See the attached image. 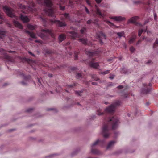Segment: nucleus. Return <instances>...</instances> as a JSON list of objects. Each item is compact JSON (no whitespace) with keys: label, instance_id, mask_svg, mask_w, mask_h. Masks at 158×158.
Wrapping results in <instances>:
<instances>
[{"label":"nucleus","instance_id":"f704fd0d","mask_svg":"<svg viewBox=\"0 0 158 158\" xmlns=\"http://www.w3.org/2000/svg\"><path fill=\"white\" fill-rule=\"evenodd\" d=\"M86 29L85 28H83L80 30V32L81 34H83L85 31H86Z\"/></svg>","mask_w":158,"mask_h":158},{"label":"nucleus","instance_id":"412c9836","mask_svg":"<svg viewBox=\"0 0 158 158\" xmlns=\"http://www.w3.org/2000/svg\"><path fill=\"white\" fill-rule=\"evenodd\" d=\"M5 32L4 31H2L0 30V38L2 39L4 37L5 35Z\"/></svg>","mask_w":158,"mask_h":158},{"label":"nucleus","instance_id":"c756f323","mask_svg":"<svg viewBox=\"0 0 158 158\" xmlns=\"http://www.w3.org/2000/svg\"><path fill=\"white\" fill-rule=\"evenodd\" d=\"M107 23L110 25V27H115V26L114 25V24L112 23H111L108 20H106Z\"/></svg>","mask_w":158,"mask_h":158},{"label":"nucleus","instance_id":"4c0bfd02","mask_svg":"<svg viewBox=\"0 0 158 158\" xmlns=\"http://www.w3.org/2000/svg\"><path fill=\"white\" fill-rule=\"evenodd\" d=\"M76 94L79 95V96H81V94L82 93V92L81 91H76L75 92Z\"/></svg>","mask_w":158,"mask_h":158},{"label":"nucleus","instance_id":"c9c22d12","mask_svg":"<svg viewBox=\"0 0 158 158\" xmlns=\"http://www.w3.org/2000/svg\"><path fill=\"white\" fill-rule=\"evenodd\" d=\"M54 110V111L55 112H56L58 111L55 108H48L47 109V111H50V110Z\"/></svg>","mask_w":158,"mask_h":158},{"label":"nucleus","instance_id":"e2e57ef3","mask_svg":"<svg viewBox=\"0 0 158 158\" xmlns=\"http://www.w3.org/2000/svg\"><path fill=\"white\" fill-rule=\"evenodd\" d=\"M93 85H96L97 84V83L96 82H93L92 83Z\"/></svg>","mask_w":158,"mask_h":158},{"label":"nucleus","instance_id":"c03bdc74","mask_svg":"<svg viewBox=\"0 0 158 158\" xmlns=\"http://www.w3.org/2000/svg\"><path fill=\"white\" fill-rule=\"evenodd\" d=\"M86 2L87 3L88 5H90V0H86Z\"/></svg>","mask_w":158,"mask_h":158},{"label":"nucleus","instance_id":"3c124183","mask_svg":"<svg viewBox=\"0 0 158 158\" xmlns=\"http://www.w3.org/2000/svg\"><path fill=\"white\" fill-rule=\"evenodd\" d=\"M28 53L30 54L32 56H35V55L34 54H33V53H32L30 51H29Z\"/></svg>","mask_w":158,"mask_h":158},{"label":"nucleus","instance_id":"bf43d9fd","mask_svg":"<svg viewBox=\"0 0 158 158\" xmlns=\"http://www.w3.org/2000/svg\"><path fill=\"white\" fill-rule=\"evenodd\" d=\"M114 76H111L109 77V78H110L111 79H112L114 78Z\"/></svg>","mask_w":158,"mask_h":158},{"label":"nucleus","instance_id":"a878e982","mask_svg":"<svg viewBox=\"0 0 158 158\" xmlns=\"http://www.w3.org/2000/svg\"><path fill=\"white\" fill-rule=\"evenodd\" d=\"M147 31V28L145 30H143V29H141L139 30V33H138V36H140L141 35V34H142V32L143 31Z\"/></svg>","mask_w":158,"mask_h":158},{"label":"nucleus","instance_id":"09e8293b","mask_svg":"<svg viewBox=\"0 0 158 158\" xmlns=\"http://www.w3.org/2000/svg\"><path fill=\"white\" fill-rule=\"evenodd\" d=\"M95 0V1L98 4L100 3L102 1V0Z\"/></svg>","mask_w":158,"mask_h":158},{"label":"nucleus","instance_id":"ddd939ff","mask_svg":"<svg viewBox=\"0 0 158 158\" xmlns=\"http://www.w3.org/2000/svg\"><path fill=\"white\" fill-rule=\"evenodd\" d=\"M13 24L15 27L21 29H23L22 25L17 20H14Z\"/></svg>","mask_w":158,"mask_h":158},{"label":"nucleus","instance_id":"393cba45","mask_svg":"<svg viewBox=\"0 0 158 158\" xmlns=\"http://www.w3.org/2000/svg\"><path fill=\"white\" fill-rule=\"evenodd\" d=\"M82 75L80 73H77L76 76V78L77 79H81L82 78Z\"/></svg>","mask_w":158,"mask_h":158},{"label":"nucleus","instance_id":"052dcab7","mask_svg":"<svg viewBox=\"0 0 158 158\" xmlns=\"http://www.w3.org/2000/svg\"><path fill=\"white\" fill-rule=\"evenodd\" d=\"M21 83L22 84V85H26V84L24 82V81H22L21 82Z\"/></svg>","mask_w":158,"mask_h":158},{"label":"nucleus","instance_id":"37998d69","mask_svg":"<svg viewBox=\"0 0 158 158\" xmlns=\"http://www.w3.org/2000/svg\"><path fill=\"white\" fill-rule=\"evenodd\" d=\"M69 14H67V13H65L64 14V16L66 17L67 19L68 18V17H69Z\"/></svg>","mask_w":158,"mask_h":158},{"label":"nucleus","instance_id":"8fccbe9b","mask_svg":"<svg viewBox=\"0 0 158 158\" xmlns=\"http://www.w3.org/2000/svg\"><path fill=\"white\" fill-rule=\"evenodd\" d=\"M157 15L155 13L154 14V20H156L157 19Z\"/></svg>","mask_w":158,"mask_h":158},{"label":"nucleus","instance_id":"5701e85b","mask_svg":"<svg viewBox=\"0 0 158 158\" xmlns=\"http://www.w3.org/2000/svg\"><path fill=\"white\" fill-rule=\"evenodd\" d=\"M96 13L98 15H99L101 17H103L105 15L104 14H102L101 13L100 10L98 9L97 10Z\"/></svg>","mask_w":158,"mask_h":158},{"label":"nucleus","instance_id":"bb28decb","mask_svg":"<svg viewBox=\"0 0 158 158\" xmlns=\"http://www.w3.org/2000/svg\"><path fill=\"white\" fill-rule=\"evenodd\" d=\"M158 47V39H156L155 42L154 44L153 48H156Z\"/></svg>","mask_w":158,"mask_h":158},{"label":"nucleus","instance_id":"4468645a","mask_svg":"<svg viewBox=\"0 0 158 158\" xmlns=\"http://www.w3.org/2000/svg\"><path fill=\"white\" fill-rule=\"evenodd\" d=\"M25 32L29 35L32 38L35 39L36 38L35 34L33 32H31L28 31L26 30Z\"/></svg>","mask_w":158,"mask_h":158},{"label":"nucleus","instance_id":"aec40b11","mask_svg":"<svg viewBox=\"0 0 158 158\" xmlns=\"http://www.w3.org/2000/svg\"><path fill=\"white\" fill-rule=\"evenodd\" d=\"M60 42H62L66 38V35L63 34H62L60 35Z\"/></svg>","mask_w":158,"mask_h":158},{"label":"nucleus","instance_id":"5fc2aeb1","mask_svg":"<svg viewBox=\"0 0 158 158\" xmlns=\"http://www.w3.org/2000/svg\"><path fill=\"white\" fill-rule=\"evenodd\" d=\"M117 88L118 89H122L123 88V86L122 85H119Z\"/></svg>","mask_w":158,"mask_h":158},{"label":"nucleus","instance_id":"f3484780","mask_svg":"<svg viewBox=\"0 0 158 158\" xmlns=\"http://www.w3.org/2000/svg\"><path fill=\"white\" fill-rule=\"evenodd\" d=\"M21 20H29L27 16L25 14H21L20 15Z\"/></svg>","mask_w":158,"mask_h":158},{"label":"nucleus","instance_id":"6ab92c4d","mask_svg":"<svg viewBox=\"0 0 158 158\" xmlns=\"http://www.w3.org/2000/svg\"><path fill=\"white\" fill-rule=\"evenodd\" d=\"M136 36L135 35H133L132 37L130 39L129 42L130 44H131L133 43L135 40L136 38Z\"/></svg>","mask_w":158,"mask_h":158},{"label":"nucleus","instance_id":"9b49d317","mask_svg":"<svg viewBox=\"0 0 158 158\" xmlns=\"http://www.w3.org/2000/svg\"><path fill=\"white\" fill-rule=\"evenodd\" d=\"M69 33L71 35V38L73 39H75L77 38H79V35L75 31H70L69 32Z\"/></svg>","mask_w":158,"mask_h":158},{"label":"nucleus","instance_id":"473e14b6","mask_svg":"<svg viewBox=\"0 0 158 158\" xmlns=\"http://www.w3.org/2000/svg\"><path fill=\"white\" fill-rule=\"evenodd\" d=\"M110 72V70H107L104 72H101V73L103 75H105L108 74Z\"/></svg>","mask_w":158,"mask_h":158},{"label":"nucleus","instance_id":"c85d7f7f","mask_svg":"<svg viewBox=\"0 0 158 158\" xmlns=\"http://www.w3.org/2000/svg\"><path fill=\"white\" fill-rule=\"evenodd\" d=\"M18 6L19 9H24L26 8V6L24 5H23L20 3H18Z\"/></svg>","mask_w":158,"mask_h":158},{"label":"nucleus","instance_id":"6e6d98bb","mask_svg":"<svg viewBox=\"0 0 158 158\" xmlns=\"http://www.w3.org/2000/svg\"><path fill=\"white\" fill-rule=\"evenodd\" d=\"M24 23H28L29 22L30 20H23Z\"/></svg>","mask_w":158,"mask_h":158},{"label":"nucleus","instance_id":"680f3d73","mask_svg":"<svg viewBox=\"0 0 158 158\" xmlns=\"http://www.w3.org/2000/svg\"><path fill=\"white\" fill-rule=\"evenodd\" d=\"M141 42V40H139L138 41V42H137V43H136V45H137V44H139Z\"/></svg>","mask_w":158,"mask_h":158},{"label":"nucleus","instance_id":"dca6fc26","mask_svg":"<svg viewBox=\"0 0 158 158\" xmlns=\"http://www.w3.org/2000/svg\"><path fill=\"white\" fill-rule=\"evenodd\" d=\"M116 142L115 141H112L110 142L107 147V149H109L112 147Z\"/></svg>","mask_w":158,"mask_h":158},{"label":"nucleus","instance_id":"0e129e2a","mask_svg":"<svg viewBox=\"0 0 158 158\" xmlns=\"http://www.w3.org/2000/svg\"><path fill=\"white\" fill-rule=\"evenodd\" d=\"M35 42L36 43H40V41L39 40H35Z\"/></svg>","mask_w":158,"mask_h":158},{"label":"nucleus","instance_id":"a19ab883","mask_svg":"<svg viewBox=\"0 0 158 158\" xmlns=\"http://www.w3.org/2000/svg\"><path fill=\"white\" fill-rule=\"evenodd\" d=\"M85 12H86V13H87L88 14H89L90 13L89 11V10L88 9V8L86 7H85Z\"/></svg>","mask_w":158,"mask_h":158},{"label":"nucleus","instance_id":"864d4df0","mask_svg":"<svg viewBox=\"0 0 158 158\" xmlns=\"http://www.w3.org/2000/svg\"><path fill=\"white\" fill-rule=\"evenodd\" d=\"M51 21H52V23H56L57 22H59V20H51Z\"/></svg>","mask_w":158,"mask_h":158},{"label":"nucleus","instance_id":"f03ea898","mask_svg":"<svg viewBox=\"0 0 158 158\" xmlns=\"http://www.w3.org/2000/svg\"><path fill=\"white\" fill-rule=\"evenodd\" d=\"M40 4L44 5L47 7L44 9L45 12L49 15L52 16L54 10L52 7V3L50 0H36Z\"/></svg>","mask_w":158,"mask_h":158},{"label":"nucleus","instance_id":"ea45409f","mask_svg":"<svg viewBox=\"0 0 158 158\" xmlns=\"http://www.w3.org/2000/svg\"><path fill=\"white\" fill-rule=\"evenodd\" d=\"M76 85V84L74 83L73 85H68V87L69 88H71L73 87L74 86H75Z\"/></svg>","mask_w":158,"mask_h":158},{"label":"nucleus","instance_id":"6e6552de","mask_svg":"<svg viewBox=\"0 0 158 158\" xmlns=\"http://www.w3.org/2000/svg\"><path fill=\"white\" fill-rule=\"evenodd\" d=\"M96 37L99 40L100 43L102 44L103 43L102 39H106V35L102 31H100L96 33Z\"/></svg>","mask_w":158,"mask_h":158},{"label":"nucleus","instance_id":"de8ad7c7","mask_svg":"<svg viewBox=\"0 0 158 158\" xmlns=\"http://www.w3.org/2000/svg\"><path fill=\"white\" fill-rule=\"evenodd\" d=\"M60 10H64V8H65L64 7H63V6H61L60 5Z\"/></svg>","mask_w":158,"mask_h":158},{"label":"nucleus","instance_id":"7c9ffc66","mask_svg":"<svg viewBox=\"0 0 158 158\" xmlns=\"http://www.w3.org/2000/svg\"><path fill=\"white\" fill-rule=\"evenodd\" d=\"M117 34L120 37L123 36L124 35V32L122 31L121 32H117Z\"/></svg>","mask_w":158,"mask_h":158},{"label":"nucleus","instance_id":"a211bd4d","mask_svg":"<svg viewBox=\"0 0 158 158\" xmlns=\"http://www.w3.org/2000/svg\"><path fill=\"white\" fill-rule=\"evenodd\" d=\"M36 25H32L30 24H28L27 25V28L32 30L35 29L36 28Z\"/></svg>","mask_w":158,"mask_h":158},{"label":"nucleus","instance_id":"338daca9","mask_svg":"<svg viewBox=\"0 0 158 158\" xmlns=\"http://www.w3.org/2000/svg\"><path fill=\"white\" fill-rule=\"evenodd\" d=\"M128 94H125L124 95V96L125 97V98H127V96H128Z\"/></svg>","mask_w":158,"mask_h":158},{"label":"nucleus","instance_id":"603ef678","mask_svg":"<svg viewBox=\"0 0 158 158\" xmlns=\"http://www.w3.org/2000/svg\"><path fill=\"white\" fill-rule=\"evenodd\" d=\"M33 109L32 108H30L27 109V112H30L31 110H32Z\"/></svg>","mask_w":158,"mask_h":158},{"label":"nucleus","instance_id":"f257e3e1","mask_svg":"<svg viewBox=\"0 0 158 158\" xmlns=\"http://www.w3.org/2000/svg\"><path fill=\"white\" fill-rule=\"evenodd\" d=\"M121 102L117 101L114 103L107 108L105 111V113L101 112V110L99 109L97 110V114L98 115H102L105 114L106 117L104 119V122L102 129V134L105 138H108L110 134V131L117 128L119 120L116 116L110 118V114L113 113L116 107L119 106Z\"/></svg>","mask_w":158,"mask_h":158},{"label":"nucleus","instance_id":"cd10ccee","mask_svg":"<svg viewBox=\"0 0 158 158\" xmlns=\"http://www.w3.org/2000/svg\"><path fill=\"white\" fill-rule=\"evenodd\" d=\"M92 78L96 81H98L99 80L98 77H96L95 74H93L91 75Z\"/></svg>","mask_w":158,"mask_h":158},{"label":"nucleus","instance_id":"2eb2a0df","mask_svg":"<svg viewBox=\"0 0 158 158\" xmlns=\"http://www.w3.org/2000/svg\"><path fill=\"white\" fill-rule=\"evenodd\" d=\"M110 18L113 20H125V18L121 16H112L110 17Z\"/></svg>","mask_w":158,"mask_h":158},{"label":"nucleus","instance_id":"72a5a7b5","mask_svg":"<svg viewBox=\"0 0 158 158\" xmlns=\"http://www.w3.org/2000/svg\"><path fill=\"white\" fill-rule=\"evenodd\" d=\"M139 19H140V18L139 17L135 16L132 17L130 19H129V20H138Z\"/></svg>","mask_w":158,"mask_h":158},{"label":"nucleus","instance_id":"39448f33","mask_svg":"<svg viewBox=\"0 0 158 158\" xmlns=\"http://www.w3.org/2000/svg\"><path fill=\"white\" fill-rule=\"evenodd\" d=\"M3 9L4 11L9 16L11 17H15L14 10L11 8L5 6L3 7Z\"/></svg>","mask_w":158,"mask_h":158},{"label":"nucleus","instance_id":"49530a36","mask_svg":"<svg viewBox=\"0 0 158 158\" xmlns=\"http://www.w3.org/2000/svg\"><path fill=\"white\" fill-rule=\"evenodd\" d=\"M56 155L55 154H52L48 156V157L49 158H52L54 156H55Z\"/></svg>","mask_w":158,"mask_h":158},{"label":"nucleus","instance_id":"79ce46f5","mask_svg":"<svg viewBox=\"0 0 158 158\" xmlns=\"http://www.w3.org/2000/svg\"><path fill=\"white\" fill-rule=\"evenodd\" d=\"M23 59L25 61H27L28 62H29L30 61H32V60H31L30 59H27V58H23Z\"/></svg>","mask_w":158,"mask_h":158},{"label":"nucleus","instance_id":"a18cd8bd","mask_svg":"<svg viewBox=\"0 0 158 158\" xmlns=\"http://www.w3.org/2000/svg\"><path fill=\"white\" fill-rule=\"evenodd\" d=\"M7 26L9 27H12V25L10 23H7Z\"/></svg>","mask_w":158,"mask_h":158},{"label":"nucleus","instance_id":"69168bd1","mask_svg":"<svg viewBox=\"0 0 158 158\" xmlns=\"http://www.w3.org/2000/svg\"><path fill=\"white\" fill-rule=\"evenodd\" d=\"M140 2H139V1H136V2H134V3H135V4L139 3Z\"/></svg>","mask_w":158,"mask_h":158},{"label":"nucleus","instance_id":"13d9d810","mask_svg":"<svg viewBox=\"0 0 158 158\" xmlns=\"http://www.w3.org/2000/svg\"><path fill=\"white\" fill-rule=\"evenodd\" d=\"M92 21L93 20H88L87 21V23L88 24H89L91 23V22H92Z\"/></svg>","mask_w":158,"mask_h":158},{"label":"nucleus","instance_id":"7ed1b4c3","mask_svg":"<svg viewBox=\"0 0 158 158\" xmlns=\"http://www.w3.org/2000/svg\"><path fill=\"white\" fill-rule=\"evenodd\" d=\"M105 143V140H98L95 142L91 146V152L94 154L99 155L100 154V152L97 149H94V146L98 143L101 144L102 146Z\"/></svg>","mask_w":158,"mask_h":158},{"label":"nucleus","instance_id":"f8f14e48","mask_svg":"<svg viewBox=\"0 0 158 158\" xmlns=\"http://www.w3.org/2000/svg\"><path fill=\"white\" fill-rule=\"evenodd\" d=\"M137 20H128V23H131L134 24V25L139 26V27H142L143 26L142 24L137 21Z\"/></svg>","mask_w":158,"mask_h":158},{"label":"nucleus","instance_id":"423d86ee","mask_svg":"<svg viewBox=\"0 0 158 158\" xmlns=\"http://www.w3.org/2000/svg\"><path fill=\"white\" fill-rule=\"evenodd\" d=\"M101 52V51L98 49L96 51H91L86 49L85 50V54L88 55L90 57L98 56L99 54Z\"/></svg>","mask_w":158,"mask_h":158},{"label":"nucleus","instance_id":"58836bf2","mask_svg":"<svg viewBox=\"0 0 158 158\" xmlns=\"http://www.w3.org/2000/svg\"><path fill=\"white\" fill-rule=\"evenodd\" d=\"M130 51L132 52H133L135 50V48L133 47H131L130 49Z\"/></svg>","mask_w":158,"mask_h":158},{"label":"nucleus","instance_id":"774afa93","mask_svg":"<svg viewBox=\"0 0 158 158\" xmlns=\"http://www.w3.org/2000/svg\"><path fill=\"white\" fill-rule=\"evenodd\" d=\"M48 76L50 77H51L52 76V74H49Z\"/></svg>","mask_w":158,"mask_h":158},{"label":"nucleus","instance_id":"b1692460","mask_svg":"<svg viewBox=\"0 0 158 158\" xmlns=\"http://www.w3.org/2000/svg\"><path fill=\"white\" fill-rule=\"evenodd\" d=\"M21 75H22L23 77V78L26 80H27L28 79H29L31 78V76L29 75L26 76L24 74L22 73L21 74Z\"/></svg>","mask_w":158,"mask_h":158},{"label":"nucleus","instance_id":"4d7b16f0","mask_svg":"<svg viewBox=\"0 0 158 158\" xmlns=\"http://www.w3.org/2000/svg\"><path fill=\"white\" fill-rule=\"evenodd\" d=\"M113 85V84L112 82H110L108 84L109 86H111Z\"/></svg>","mask_w":158,"mask_h":158},{"label":"nucleus","instance_id":"1a4fd4ad","mask_svg":"<svg viewBox=\"0 0 158 158\" xmlns=\"http://www.w3.org/2000/svg\"><path fill=\"white\" fill-rule=\"evenodd\" d=\"M95 58H92V60L89 63V65L91 67L94 68L95 69H97L99 66V64L98 63H95L94 61Z\"/></svg>","mask_w":158,"mask_h":158},{"label":"nucleus","instance_id":"4be33fe9","mask_svg":"<svg viewBox=\"0 0 158 158\" xmlns=\"http://www.w3.org/2000/svg\"><path fill=\"white\" fill-rule=\"evenodd\" d=\"M5 57L6 59H7L9 61L11 62H12L13 61V60L12 57L8 55H6Z\"/></svg>","mask_w":158,"mask_h":158},{"label":"nucleus","instance_id":"2f4dec72","mask_svg":"<svg viewBox=\"0 0 158 158\" xmlns=\"http://www.w3.org/2000/svg\"><path fill=\"white\" fill-rule=\"evenodd\" d=\"M78 52H75L74 53V59L75 60H77L78 59Z\"/></svg>","mask_w":158,"mask_h":158},{"label":"nucleus","instance_id":"e433bc0d","mask_svg":"<svg viewBox=\"0 0 158 158\" xmlns=\"http://www.w3.org/2000/svg\"><path fill=\"white\" fill-rule=\"evenodd\" d=\"M60 27L63 26H65L66 25V24L65 23H63L60 21Z\"/></svg>","mask_w":158,"mask_h":158},{"label":"nucleus","instance_id":"0eeeda50","mask_svg":"<svg viewBox=\"0 0 158 158\" xmlns=\"http://www.w3.org/2000/svg\"><path fill=\"white\" fill-rule=\"evenodd\" d=\"M152 85L151 83H149L148 85L146 84H144L143 85V87L142 88L141 93L145 94L148 93L151 90L150 86Z\"/></svg>","mask_w":158,"mask_h":158},{"label":"nucleus","instance_id":"9d476101","mask_svg":"<svg viewBox=\"0 0 158 158\" xmlns=\"http://www.w3.org/2000/svg\"><path fill=\"white\" fill-rule=\"evenodd\" d=\"M79 41L81 42L83 44L85 45H88L89 46H92V44L91 42H88L86 39L79 38L78 39Z\"/></svg>","mask_w":158,"mask_h":158},{"label":"nucleus","instance_id":"20e7f679","mask_svg":"<svg viewBox=\"0 0 158 158\" xmlns=\"http://www.w3.org/2000/svg\"><path fill=\"white\" fill-rule=\"evenodd\" d=\"M52 31L49 29H42L41 32L38 34V36L42 39L45 40L48 38V35H52Z\"/></svg>","mask_w":158,"mask_h":158}]
</instances>
